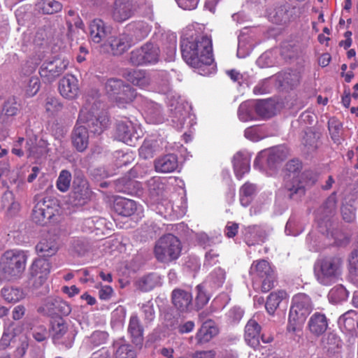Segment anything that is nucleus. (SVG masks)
<instances>
[{
  "instance_id": "774afa93",
  "label": "nucleus",
  "mask_w": 358,
  "mask_h": 358,
  "mask_svg": "<svg viewBox=\"0 0 358 358\" xmlns=\"http://www.w3.org/2000/svg\"><path fill=\"white\" fill-rule=\"evenodd\" d=\"M350 272L358 275V248L353 250L348 257Z\"/></svg>"
},
{
  "instance_id": "052dcab7",
  "label": "nucleus",
  "mask_w": 358,
  "mask_h": 358,
  "mask_svg": "<svg viewBox=\"0 0 358 358\" xmlns=\"http://www.w3.org/2000/svg\"><path fill=\"white\" fill-rule=\"evenodd\" d=\"M226 273L224 269L216 268L210 275V279L214 287H221L225 280Z\"/></svg>"
},
{
  "instance_id": "0eeeda50",
  "label": "nucleus",
  "mask_w": 358,
  "mask_h": 358,
  "mask_svg": "<svg viewBox=\"0 0 358 358\" xmlns=\"http://www.w3.org/2000/svg\"><path fill=\"white\" fill-rule=\"evenodd\" d=\"M106 92L119 107L130 103L136 96V90L124 80L112 78L105 84Z\"/></svg>"
},
{
  "instance_id": "603ef678",
  "label": "nucleus",
  "mask_w": 358,
  "mask_h": 358,
  "mask_svg": "<svg viewBox=\"0 0 358 358\" xmlns=\"http://www.w3.org/2000/svg\"><path fill=\"white\" fill-rule=\"evenodd\" d=\"M196 296L195 298V306L198 310L203 308L209 301L210 296L207 294L202 284L196 287Z\"/></svg>"
},
{
  "instance_id": "f704fd0d",
  "label": "nucleus",
  "mask_w": 358,
  "mask_h": 358,
  "mask_svg": "<svg viewBox=\"0 0 358 358\" xmlns=\"http://www.w3.org/2000/svg\"><path fill=\"white\" fill-rule=\"evenodd\" d=\"M181 248H155L157 259L161 262L168 263L178 258Z\"/></svg>"
},
{
  "instance_id": "9b49d317",
  "label": "nucleus",
  "mask_w": 358,
  "mask_h": 358,
  "mask_svg": "<svg viewBox=\"0 0 358 358\" xmlns=\"http://www.w3.org/2000/svg\"><path fill=\"white\" fill-rule=\"evenodd\" d=\"M336 199L335 193L331 194L317 210L319 231L322 234H329L332 229V217L335 215Z\"/></svg>"
},
{
  "instance_id": "9d476101",
  "label": "nucleus",
  "mask_w": 358,
  "mask_h": 358,
  "mask_svg": "<svg viewBox=\"0 0 358 358\" xmlns=\"http://www.w3.org/2000/svg\"><path fill=\"white\" fill-rule=\"evenodd\" d=\"M69 64L67 59L61 57L47 59L40 66V76L45 83H51L66 70Z\"/></svg>"
},
{
  "instance_id": "423d86ee",
  "label": "nucleus",
  "mask_w": 358,
  "mask_h": 358,
  "mask_svg": "<svg viewBox=\"0 0 358 358\" xmlns=\"http://www.w3.org/2000/svg\"><path fill=\"white\" fill-rule=\"evenodd\" d=\"M27 259L22 250L10 249L6 251L1 262L3 278L8 280L20 278L25 270Z\"/></svg>"
},
{
  "instance_id": "a19ab883",
  "label": "nucleus",
  "mask_w": 358,
  "mask_h": 358,
  "mask_svg": "<svg viewBox=\"0 0 358 358\" xmlns=\"http://www.w3.org/2000/svg\"><path fill=\"white\" fill-rule=\"evenodd\" d=\"M17 85L24 91L27 96L31 97L36 95L39 91L41 83L38 76H34L17 84Z\"/></svg>"
},
{
  "instance_id": "338daca9",
  "label": "nucleus",
  "mask_w": 358,
  "mask_h": 358,
  "mask_svg": "<svg viewBox=\"0 0 358 358\" xmlns=\"http://www.w3.org/2000/svg\"><path fill=\"white\" fill-rule=\"evenodd\" d=\"M108 334L104 331H96L92 333L90 338L91 344L94 346H99L106 342Z\"/></svg>"
},
{
  "instance_id": "ddd939ff",
  "label": "nucleus",
  "mask_w": 358,
  "mask_h": 358,
  "mask_svg": "<svg viewBox=\"0 0 358 358\" xmlns=\"http://www.w3.org/2000/svg\"><path fill=\"white\" fill-rule=\"evenodd\" d=\"M51 264L47 259L37 258L29 268L28 280L34 287H41L48 280L51 270Z\"/></svg>"
},
{
  "instance_id": "58836bf2",
  "label": "nucleus",
  "mask_w": 358,
  "mask_h": 358,
  "mask_svg": "<svg viewBox=\"0 0 358 358\" xmlns=\"http://www.w3.org/2000/svg\"><path fill=\"white\" fill-rule=\"evenodd\" d=\"M52 336L55 342L64 338L68 331V325L62 317L55 318L52 322Z\"/></svg>"
},
{
  "instance_id": "6e6d98bb",
  "label": "nucleus",
  "mask_w": 358,
  "mask_h": 358,
  "mask_svg": "<svg viewBox=\"0 0 358 358\" xmlns=\"http://www.w3.org/2000/svg\"><path fill=\"white\" fill-rule=\"evenodd\" d=\"M287 157V151L282 147L273 149L268 156V163L269 165H274L283 161Z\"/></svg>"
},
{
  "instance_id": "e433bc0d",
  "label": "nucleus",
  "mask_w": 358,
  "mask_h": 358,
  "mask_svg": "<svg viewBox=\"0 0 358 358\" xmlns=\"http://www.w3.org/2000/svg\"><path fill=\"white\" fill-rule=\"evenodd\" d=\"M234 169L238 179L242 178L250 171V160L241 153H236L233 159Z\"/></svg>"
},
{
  "instance_id": "393cba45",
  "label": "nucleus",
  "mask_w": 358,
  "mask_h": 358,
  "mask_svg": "<svg viewBox=\"0 0 358 358\" xmlns=\"http://www.w3.org/2000/svg\"><path fill=\"white\" fill-rule=\"evenodd\" d=\"M173 306L181 313L187 312L192 302V293L182 289H174L171 294Z\"/></svg>"
},
{
  "instance_id": "c85d7f7f",
  "label": "nucleus",
  "mask_w": 358,
  "mask_h": 358,
  "mask_svg": "<svg viewBox=\"0 0 358 358\" xmlns=\"http://www.w3.org/2000/svg\"><path fill=\"white\" fill-rule=\"evenodd\" d=\"M115 186L117 192L131 195L137 194L141 189L140 182L129 176H124L117 179L115 181Z\"/></svg>"
},
{
  "instance_id": "473e14b6",
  "label": "nucleus",
  "mask_w": 358,
  "mask_h": 358,
  "mask_svg": "<svg viewBox=\"0 0 358 358\" xmlns=\"http://www.w3.org/2000/svg\"><path fill=\"white\" fill-rule=\"evenodd\" d=\"M288 297L287 293L285 290H277L272 292L267 297L265 303V308L269 315H273L280 303L287 300Z\"/></svg>"
},
{
  "instance_id": "5701e85b",
  "label": "nucleus",
  "mask_w": 358,
  "mask_h": 358,
  "mask_svg": "<svg viewBox=\"0 0 358 358\" xmlns=\"http://www.w3.org/2000/svg\"><path fill=\"white\" fill-rule=\"evenodd\" d=\"M72 143L76 150L79 152L84 151L88 145L89 134L85 125L79 122L77 123L71 134Z\"/></svg>"
},
{
  "instance_id": "72a5a7b5",
  "label": "nucleus",
  "mask_w": 358,
  "mask_h": 358,
  "mask_svg": "<svg viewBox=\"0 0 358 358\" xmlns=\"http://www.w3.org/2000/svg\"><path fill=\"white\" fill-rule=\"evenodd\" d=\"M218 333L216 327L212 325L211 322H205L196 334L197 343L203 344L210 341Z\"/></svg>"
},
{
  "instance_id": "4468645a",
  "label": "nucleus",
  "mask_w": 358,
  "mask_h": 358,
  "mask_svg": "<svg viewBox=\"0 0 358 358\" xmlns=\"http://www.w3.org/2000/svg\"><path fill=\"white\" fill-rule=\"evenodd\" d=\"M141 8L140 3L134 0H114L110 9L111 18L116 22L122 23L132 17L138 9Z\"/></svg>"
},
{
  "instance_id": "37998d69",
  "label": "nucleus",
  "mask_w": 358,
  "mask_h": 358,
  "mask_svg": "<svg viewBox=\"0 0 358 358\" xmlns=\"http://www.w3.org/2000/svg\"><path fill=\"white\" fill-rule=\"evenodd\" d=\"M320 138V134L313 131L311 127H308L304 131V135L302 138V144L308 148V150L313 151L317 148V140Z\"/></svg>"
},
{
  "instance_id": "de8ad7c7",
  "label": "nucleus",
  "mask_w": 358,
  "mask_h": 358,
  "mask_svg": "<svg viewBox=\"0 0 358 358\" xmlns=\"http://www.w3.org/2000/svg\"><path fill=\"white\" fill-rule=\"evenodd\" d=\"M2 205L6 208L7 213L10 216H13L17 213L20 210V203L15 201L13 195L11 192L5 193L2 197Z\"/></svg>"
},
{
  "instance_id": "f03ea898",
  "label": "nucleus",
  "mask_w": 358,
  "mask_h": 358,
  "mask_svg": "<svg viewBox=\"0 0 358 358\" xmlns=\"http://www.w3.org/2000/svg\"><path fill=\"white\" fill-rule=\"evenodd\" d=\"M249 274L254 289L266 293L274 287L276 275L268 261H254L250 268Z\"/></svg>"
},
{
  "instance_id": "4be33fe9",
  "label": "nucleus",
  "mask_w": 358,
  "mask_h": 358,
  "mask_svg": "<svg viewBox=\"0 0 358 358\" xmlns=\"http://www.w3.org/2000/svg\"><path fill=\"white\" fill-rule=\"evenodd\" d=\"M262 327L254 319H250L245 327L244 338L252 348L257 349L260 345Z\"/></svg>"
},
{
  "instance_id": "dca6fc26",
  "label": "nucleus",
  "mask_w": 358,
  "mask_h": 358,
  "mask_svg": "<svg viewBox=\"0 0 358 358\" xmlns=\"http://www.w3.org/2000/svg\"><path fill=\"white\" fill-rule=\"evenodd\" d=\"M199 47L194 37L183 38L180 42L181 54L185 62L190 66L199 69V59L196 49Z\"/></svg>"
},
{
  "instance_id": "412c9836",
  "label": "nucleus",
  "mask_w": 358,
  "mask_h": 358,
  "mask_svg": "<svg viewBox=\"0 0 358 358\" xmlns=\"http://www.w3.org/2000/svg\"><path fill=\"white\" fill-rule=\"evenodd\" d=\"M77 78L73 75L64 76L59 82V91L60 94L69 99L76 98L78 93V84Z\"/></svg>"
},
{
  "instance_id": "c9c22d12",
  "label": "nucleus",
  "mask_w": 358,
  "mask_h": 358,
  "mask_svg": "<svg viewBox=\"0 0 358 358\" xmlns=\"http://www.w3.org/2000/svg\"><path fill=\"white\" fill-rule=\"evenodd\" d=\"M127 80L134 85L141 88L148 87L151 83V78L148 73L143 70H135L129 72Z\"/></svg>"
},
{
  "instance_id": "20e7f679",
  "label": "nucleus",
  "mask_w": 358,
  "mask_h": 358,
  "mask_svg": "<svg viewBox=\"0 0 358 358\" xmlns=\"http://www.w3.org/2000/svg\"><path fill=\"white\" fill-rule=\"evenodd\" d=\"M301 167V163L298 159L290 160L286 164L287 173L284 178L283 189L286 196L292 200L298 201L305 195V186L299 176Z\"/></svg>"
},
{
  "instance_id": "49530a36",
  "label": "nucleus",
  "mask_w": 358,
  "mask_h": 358,
  "mask_svg": "<svg viewBox=\"0 0 358 358\" xmlns=\"http://www.w3.org/2000/svg\"><path fill=\"white\" fill-rule=\"evenodd\" d=\"M138 152L139 156L144 159L152 158L157 152V141L145 139Z\"/></svg>"
},
{
  "instance_id": "cd10ccee",
  "label": "nucleus",
  "mask_w": 358,
  "mask_h": 358,
  "mask_svg": "<svg viewBox=\"0 0 358 358\" xmlns=\"http://www.w3.org/2000/svg\"><path fill=\"white\" fill-rule=\"evenodd\" d=\"M128 332L131 336L132 343L136 345H141L143 341V327L136 314L131 315Z\"/></svg>"
},
{
  "instance_id": "a18cd8bd",
  "label": "nucleus",
  "mask_w": 358,
  "mask_h": 358,
  "mask_svg": "<svg viewBox=\"0 0 358 358\" xmlns=\"http://www.w3.org/2000/svg\"><path fill=\"white\" fill-rule=\"evenodd\" d=\"M1 296L8 302L16 303L24 298V292L20 288L4 287L1 289Z\"/></svg>"
},
{
  "instance_id": "680f3d73",
  "label": "nucleus",
  "mask_w": 358,
  "mask_h": 358,
  "mask_svg": "<svg viewBox=\"0 0 358 358\" xmlns=\"http://www.w3.org/2000/svg\"><path fill=\"white\" fill-rule=\"evenodd\" d=\"M180 240L171 234L162 236L156 243L155 246H179Z\"/></svg>"
},
{
  "instance_id": "3c124183",
  "label": "nucleus",
  "mask_w": 358,
  "mask_h": 358,
  "mask_svg": "<svg viewBox=\"0 0 358 358\" xmlns=\"http://www.w3.org/2000/svg\"><path fill=\"white\" fill-rule=\"evenodd\" d=\"M20 104L15 97L8 98L3 104V113L6 117H13L17 114Z\"/></svg>"
},
{
  "instance_id": "ea45409f",
  "label": "nucleus",
  "mask_w": 358,
  "mask_h": 358,
  "mask_svg": "<svg viewBox=\"0 0 358 358\" xmlns=\"http://www.w3.org/2000/svg\"><path fill=\"white\" fill-rule=\"evenodd\" d=\"M255 103L252 101H244L238 107V116L243 122L255 120Z\"/></svg>"
},
{
  "instance_id": "5fc2aeb1",
  "label": "nucleus",
  "mask_w": 358,
  "mask_h": 358,
  "mask_svg": "<svg viewBox=\"0 0 358 358\" xmlns=\"http://www.w3.org/2000/svg\"><path fill=\"white\" fill-rule=\"evenodd\" d=\"M36 67L32 64L28 62L24 64L19 71L17 84L22 83L31 77L36 76L34 75Z\"/></svg>"
},
{
  "instance_id": "0e129e2a",
  "label": "nucleus",
  "mask_w": 358,
  "mask_h": 358,
  "mask_svg": "<svg viewBox=\"0 0 358 358\" xmlns=\"http://www.w3.org/2000/svg\"><path fill=\"white\" fill-rule=\"evenodd\" d=\"M31 13L27 10L24 7H20L15 11V17L18 24L25 26L26 24L31 20Z\"/></svg>"
},
{
  "instance_id": "39448f33",
  "label": "nucleus",
  "mask_w": 358,
  "mask_h": 358,
  "mask_svg": "<svg viewBox=\"0 0 358 358\" xmlns=\"http://www.w3.org/2000/svg\"><path fill=\"white\" fill-rule=\"evenodd\" d=\"M311 310L310 298L303 293L296 294L292 298V304L289 313L287 331L294 333L299 330Z\"/></svg>"
},
{
  "instance_id": "8fccbe9b",
  "label": "nucleus",
  "mask_w": 358,
  "mask_h": 358,
  "mask_svg": "<svg viewBox=\"0 0 358 358\" xmlns=\"http://www.w3.org/2000/svg\"><path fill=\"white\" fill-rule=\"evenodd\" d=\"M114 346L117 347L115 358H135L136 352L129 344H120L116 341Z\"/></svg>"
},
{
  "instance_id": "7c9ffc66",
  "label": "nucleus",
  "mask_w": 358,
  "mask_h": 358,
  "mask_svg": "<svg viewBox=\"0 0 358 358\" xmlns=\"http://www.w3.org/2000/svg\"><path fill=\"white\" fill-rule=\"evenodd\" d=\"M114 210L122 216L129 217L136 211V203L125 198H119L114 202Z\"/></svg>"
},
{
  "instance_id": "bb28decb",
  "label": "nucleus",
  "mask_w": 358,
  "mask_h": 358,
  "mask_svg": "<svg viewBox=\"0 0 358 358\" xmlns=\"http://www.w3.org/2000/svg\"><path fill=\"white\" fill-rule=\"evenodd\" d=\"M178 166V157L173 154L166 155L155 161V168L157 172L171 173Z\"/></svg>"
},
{
  "instance_id": "4d7b16f0",
  "label": "nucleus",
  "mask_w": 358,
  "mask_h": 358,
  "mask_svg": "<svg viewBox=\"0 0 358 358\" xmlns=\"http://www.w3.org/2000/svg\"><path fill=\"white\" fill-rule=\"evenodd\" d=\"M328 128L332 140L335 143H338L342 128L341 123L334 117L331 118L328 122Z\"/></svg>"
},
{
  "instance_id": "c03bdc74",
  "label": "nucleus",
  "mask_w": 358,
  "mask_h": 358,
  "mask_svg": "<svg viewBox=\"0 0 358 358\" xmlns=\"http://www.w3.org/2000/svg\"><path fill=\"white\" fill-rule=\"evenodd\" d=\"M256 192L255 185L245 182L240 189V201L242 206H248Z\"/></svg>"
},
{
  "instance_id": "69168bd1",
  "label": "nucleus",
  "mask_w": 358,
  "mask_h": 358,
  "mask_svg": "<svg viewBox=\"0 0 358 358\" xmlns=\"http://www.w3.org/2000/svg\"><path fill=\"white\" fill-rule=\"evenodd\" d=\"M332 236L334 238L335 244L336 246H340L342 245H348L350 243V235L344 231H336L332 233Z\"/></svg>"
},
{
  "instance_id": "7ed1b4c3",
  "label": "nucleus",
  "mask_w": 358,
  "mask_h": 358,
  "mask_svg": "<svg viewBox=\"0 0 358 358\" xmlns=\"http://www.w3.org/2000/svg\"><path fill=\"white\" fill-rule=\"evenodd\" d=\"M343 259L338 256H327L318 259L314 266V273L317 281L323 285H329L342 274Z\"/></svg>"
},
{
  "instance_id": "a878e982",
  "label": "nucleus",
  "mask_w": 358,
  "mask_h": 358,
  "mask_svg": "<svg viewBox=\"0 0 358 358\" xmlns=\"http://www.w3.org/2000/svg\"><path fill=\"white\" fill-rule=\"evenodd\" d=\"M328 327V320L324 314L316 312L311 315L308 322L310 332L315 336L322 335Z\"/></svg>"
},
{
  "instance_id": "864d4df0",
  "label": "nucleus",
  "mask_w": 358,
  "mask_h": 358,
  "mask_svg": "<svg viewBox=\"0 0 358 358\" xmlns=\"http://www.w3.org/2000/svg\"><path fill=\"white\" fill-rule=\"evenodd\" d=\"M27 150L29 153V157H33L34 159H38L41 156L46 154V143L43 141H40L38 145L31 147L29 141L26 143Z\"/></svg>"
},
{
  "instance_id": "79ce46f5",
  "label": "nucleus",
  "mask_w": 358,
  "mask_h": 358,
  "mask_svg": "<svg viewBox=\"0 0 358 358\" xmlns=\"http://www.w3.org/2000/svg\"><path fill=\"white\" fill-rule=\"evenodd\" d=\"M268 19L275 24H284L289 20L288 10L285 5L275 7L268 13Z\"/></svg>"
},
{
  "instance_id": "c756f323",
  "label": "nucleus",
  "mask_w": 358,
  "mask_h": 358,
  "mask_svg": "<svg viewBox=\"0 0 358 358\" xmlns=\"http://www.w3.org/2000/svg\"><path fill=\"white\" fill-rule=\"evenodd\" d=\"M255 113L262 119H268L275 115L276 104L273 99H261L255 103Z\"/></svg>"
},
{
  "instance_id": "f8f14e48",
  "label": "nucleus",
  "mask_w": 358,
  "mask_h": 358,
  "mask_svg": "<svg viewBox=\"0 0 358 358\" xmlns=\"http://www.w3.org/2000/svg\"><path fill=\"white\" fill-rule=\"evenodd\" d=\"M159 49L151 42L143 44L130 53V62L135 66L155 64L159 61Z\"/></svg>"
},
{
  "instance_id": "e2e57ef3",
  "label": "nucleus",
  "mask_w": 358,
  "mask_h": 358,
  "mask_svg": "<svg viewBox=\"0 0 358 358\" xmlns=\"http://www.w3.org/2000/svg\"><path fill=\"white\" fill-rule=\"evenodd\" d=\"M45 107L47 112L53 114L61 110L63 108V105L57 99L53 96H48L45 100Z\"/></svg>"
},
{
  "instance_id": "f257e3e1",
  "label": "nucleus",
  "mask_w": 358,
  "mask_h": 358,
  "mask_svg": "<svg viewBox=\"0 0 358 358\" xmlns=\"http://www.w3.org/2000/svg\"><path fill=\"white\" fill-rule=\"evenodd\" d=\"M101 106L100 101L95 100L91 103L87 100L79 114V122L94 134H101L108 125V115Z\"/></svg>"
},
{
  "instance_id": "b1692460",
  "label": "nucleus",
  "mask_w": 358,
  "mask_h": 358,
  "mask_svg": "<svg viewBox=\"0 0 358 358\" xmlns=\"http://www.w3.org/2000/svg\"><path fill=\"white\" fill-rule=\"evenodd\" d=\"M109 27L101 19L93 20L90 24V38L94 43H100L108 38Z\"/></svg>"
},
{
  "instance_id": "2f4dec72",
  "label": "nucleus",
  "mask_w": 358,
  "mask_h": 358,
  "mask_svg": "<svg viewBox=\"0 0 358 358\" xmlns=\"http://www.w3.org/2000/svg\"><path fill=\"white\" fill-rule=\"evenodd\" d=\"M145 112L150 122L160 124L164 121V115L162 107L152 101H146L144 103Z\"/></svg>"
},
{
  "instance_id": "bf43d9fd",
  "label": "nucleus",
  "mask_w": 358,
  "mask_h": 358,
  "mask_svg": "<svg viewBox=\"0 0 358 358\" xmlns=\"http://www.w3.org/2000/svg\"><path fill=\"white\" fill-rule=\"evenodd\" d=\"M343 220L346 222H352L356 219L357 208L350 203L343 204L341 208Z\"/></svg>"
},
{
  "instance_id": "6e6552de",
  "label": "nucleus",
  "mask_w": 358,
  "mask_h": 358,
  "mask_svg": "<svg viewBox=\"0 0 358 358\" xmlns=\"http://www.w3.org/2000/svg\"><path fill=\"white\" fill-rule=\"evenodd\" d=\"M59 205L55 198L45 197L38 201L32 210L31 217L34 222L44 225L59 213Z\"/></svg>"
},
{
  "instance_id": "aec40b11",
  "label": "nucleus",
  "mask_w": 358,
  "mask_h": 358,
  "mask_svg": "<svg viewBox=\"0 0 358 358\" xmlns=\"http://www.w3.org/2000/svg\"><path fill=\"white\" fill-rule=\"evenodd\" d=\"M150 31L151 27L143 20L133 21L125 27V31L131 36L134 43L144 39Z\"/></svg>"
},
{
  "instance_id": "13d9d810",
  "label": "nucleus",
  "mask_w": 358,
  "mask_h": 358,
  "mask_svg": "<svg viewBox=\"0 0 358 358\" xmlns=\"http://www.w3.org/2000/svg\"><path fill=\"white\" fill-rule=\"evenodd\" d=\"M346 297L347 291L342 285L335 286L329 293V300L336 303L345 300Z\"/></svg>"
},
{
  "instance_id": "2eb2a0df",
  "label": "nucleus",
  "mask_w": 358,
  "mask_h": 358,
  "mask_svg": "<svg viewBox=\"0 0 358 358\" xmlns=\"http://www.w3.org/2000/svg\"><path fill=\"white\" fill-rule=\"evenodd\" d=\"M194 41L199 46L196 50L199 55V69L212 64L213 57L211 39L207 36L198 35L194 37Z\"/></svg>"
},
{
  "instance_id": "4c0bfd02",
  "label": "nucleus",
  "mask_w": 358,
  "mask_h": 358,
  "mask_svg": "<svg viewBox=\"0 0 358 358\" xmlns=\"http://www.w3.org/2000/svg\"><path fill=\"white\" fill-rule=\"evenodd\" d=\"M36 9L43 14L52 15L60 11L62 5L55 0H37Z\"/></svg>"
},
{
  "instance_id": "09e8293b",
  "label": "nucleus",
  "mask_w": 358,
  "mask_h": 358,
  "mask_svg": "<svg viewBox=\"0 0 358 358\" xmlns=\"http://www.w3.org/2000/svg\"><path fill=\"white\" fill-rule=\"evenodd\" d=\"M72 176L68 170H62L60 171L57 180V188L62 192H66L71 186Z\"/></svg>"
},
{
  "instance_id": "a211bd4d",
  "label": "nucleus",
  "mask_w": 358,
  "mask_h": 358,
  "mask_svg": "<svg viewBox=\"0 0 358 358\" xmlns=\"http://www.w3.org/2000/svg\"><path fill=\"white\" fill-rule=\"evenodd\" d=\"M107 41L114 55H122L134 44L131 36L128 35L125 31L117 36L110 37Z\"/></svg>"
},
{
  "instance_id": "1a4fd4ad",
  "label": "nucleus",
  "mask_w": 358,
  "mask_h": 358,
  "mask_svg": "<svg viewBox=\"0 0 358 358\" xmlns=\"http://www.w3.org/2000/svg\"><path fill=\"white\" fill-rule=\"evenodd\" d=\"M92 191L84 175L78 172L74 174L69 202L73 206H83L90 199Z\"/></svg>"
},
{
  "instance_id": "6ab92c4d",
  "label": "nucleus",
  "mask_w": 358,
  "mask_h": 358,
  "mask_svg": "<svg viewBox=\"0 0 358 358\" xmlns=\"http://www.w3.org/2000/svg\"><path fill=\"white\" fill-rule=\"evenodd\" d=\"M115 134L119 141L128 144H131L134 143V140L138 138L133 123L128 120H121L117 122Z\"/></svg>"
},
{
  "instance_id": "f3484780",
  "label": "nucleus",
  "mask_w": 358,
  "mask_h": 358,
  "mask_svg": "<svg viewBox=\"0 0 358 358\" xmlns=\"http://www.w3.org/2000/svg\"><path fill=\"white\" fill-rule=\"evenodd\" d=\"M43 309L51 315L66 316L71 312L70 305L61 298H47L43 304Z\"/></svg>"
}]
</instances>
